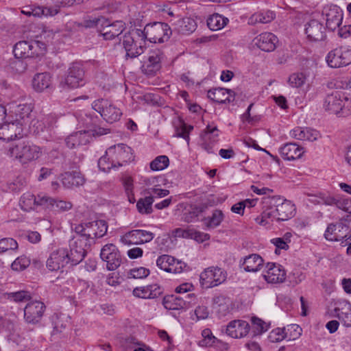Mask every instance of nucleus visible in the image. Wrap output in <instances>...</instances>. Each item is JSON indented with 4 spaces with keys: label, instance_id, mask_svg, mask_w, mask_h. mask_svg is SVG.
I'll return each instance as SVG.
<instances>
[{
    "label": "nucleus",
    "instance_id": "f257e3e1",
    "mask_svg": "<svg viewBox=\"0 0 351 351\" xmlns=\"http://www.w3.org/2000/svg\"><path fill=\"white\" fill-rule=\"evenodd\" d=\"M73 230L77 235L88 242L90 246L97 238L104 237L108 230L107 223L104 220H96L77 224Z\"/></svg>",
    "mask_w": 351,
    "mask_h": 351
},
{
    "label": "nucleus",
    "instance_id": "f03ea898",
    "mask_svg": "<svg viewBox=\"0 0 351 351\" xmlns=\"http://www.w3.org/2000/svg\"><path fill=\"white\" fill-rule=\"evenodd\" d=\"M8 152L11 157L18 159L23 164H27L40 156L41 149L29 141H21L10 147Z\"/></svg>",
    "mask_w": 351,
    "mask_h": 351
},
{
    "label": "nucleus",
    "instance_id": "7ed1b4c3",
    "mask_svg": "<svg viewBox=\"0 0 351 351\" xmlns=\"http://www.w3.org/2000/svg\"><path fill=\"white\" fill-rule=\"evenodd\" d=\"M142 30L134 29L125 33L123 37V45L127 58H134L144 52L145 40Z\"/></svg>",
    "mask_w": 351,
    "mask_h": 351
},
{
    "label": "nucleus",
    "instance_id": "20e7f679",
    "mask_svg": "<svg viewBox=\"0 0 351 351\" xmlns=\"http://www.w3.org/2000/svg\"><path fill=\"white\" fill-rule=\"evenodd\" d=\"M13 52L16 58H36L45 53V45L38 40H21L14 45Z\"/></svg>",
    "mask_w": 351,
    "mask_h": 351
},
{
    "label": "nucleus",
    "instance_id": "39448f33",
    "mask_svg": "<svg viewBox=\"0 0 351 351\" xmlns=\"http://www.w3.org/2000/svg\"><path fill=\"white\" fill-rule=\"evenodd\" d=\"M165 58L163 51L160 49L149 50L142 60V73L149 77L155 76L161 69Z\"/></svg>",
    "mask_w": 351,
    "mask_h": 351
},
{
    "label": "nucleus",
    "instance_id": "423d86ee",
    "mask_svg": "<svg viewBox=\"0 0 351 351\" xmlns=\"http://www.w3.org/2000/svg\"><path fill=\"white\" fill-rule=\"evenodd\" d=\"M92 106L106 122L110 123L119 121L122 115L121 109L108 99H100L95 100L93 101Z\"/></svg>",
    "mask_w": 351,
    "mask_h": 351
},
{
    "label": "nucleus",
    "instance_id": "0eeeda50",
    "mask_svg": "<svg viewBox=\"0 0 351 351\" xmlns=\"http://www.w3.org/2000/svg\"><path fill=\"white\" fill-rule=\"evenodd\" d=\"M142 32L144 34L145 40L156 43L167 40L171 31L167 23L158 22L147 25Z\"/></svg>",
    "mask_w": 351,
    "mask_h": 351
},
{
    "label": "nucleus",
    "instance_id": "6e6552de",
    "mask_svg": "<svg viewBox=\"0 0 351 351\" xmlns=\"http://www.w3.org/2000/svg\"><path fill=\"white\" fill-rule=\"evenodd\" d=\"M327 64L331 68H340L351 64V49L340 46L330 51L326 57Z\"/></svg>",
    "mask_w": 351,
    "mask_h": 351
},
{
    "label": "nucleus",
    "instance_id": "1a4fd4ad",
    "mask_svg": "<svg viewBox=\"0 0 351 351\" xmlns=\"http://www.w3.org/2000/svg\"><path fill=\"white\" fill-rule=\"evenodd\" d=\"M226 272L221 268L211 267L201 273L199 280L202 286L208 289L223 283L226 280Z\"/></svg>",
    "mask_w": 351,
    "mask_h": 351
},
{
    "label": "nucleus",
    "instance_id": "9d476101",
    "mask_svg": "<svg viewBox=\"0 0 351 351\" xmlns=\"http://www.w3.org/2000/svg\"><path fill=\"white\" fill-rule=\"evenodd\" d=\"M106 154L111 157L112 164L121 167L133 160L132 149L125 144H118L109 147Z\"/></svg>",
    "mask_w": 351,
    "mask_h": 351
},
{
    "label": "nucleus",
    "instance_id": "9b49d317",
    "mask_svg": "<svg viewBox=\"0 0 351 351\" xmlns=\"http://www.w3.org/2000/svg\"><path fill=\"white\" fill-rule=\"evenodd\" d=\"M89 246L88 242L77 235L73 237L69 242V257L71 259V265H76L83 261L86 256L85 247Z\"/></svg>",
    "mask_w": 351,
    "mask_h": 351
},
{
    "label": "nucleus",
    "instance_id": "f8f14e48",
    "mask_svg": "<svg viewBox=\"0 0 351 351\" xmlns=\"http://www.w3.org/2000/svg\"><path fill=\"white\" fill-rule=\"evenodd\" d=\"M68 264H71V259L69 257V251L65 248L52 252L46 262L47 269L51 271H60Z\"/></svg>",
    "mask_w": 351,
    "mask_h": 351
},
{
    "label": "nucleus",
    "instance_id": "ddd939ff",
    "mask_svg": "<svg viewBox=\"0 0 351 351\" xmlns=\"http://www.w3.org/2000/svg\"><path fill=\"white\" fill-rule=\"evenodd\" d=\"M100 257L106 263L108 270L117 269L121 263V256L118 248L112 243L105 245L101 250Z\"/></svg>",
    "mask_w": 351,
    "mask_h": 351
},
{
    "label": "nucleus",
    "instance_id": "4468645a",
    "mask_svg": "<svg viewBox=\"0 0 351 351\" xmlns=\"http://www.w3.org/2000/svg\"><path fill=\"white\" fill-rule=\"evenodd\" d=\"M347 101L348 98L344 93L335 90L326 96L324 102V108L330 113L338 114L342 110Z\"/></svg>",
    "mask_w": 351,
    "mask_h": 351
},
{
    "label": "nucleus",
    "instance_id": "2eb2a0df",
    "mask_svg": "<svg viewBox=\"0 0 351 351\" xmlns=\"http://www.w3.org/2000/svg\"><path fill=\"white\" fill-rule=\"evenodd\" d=\"M45 305L40 301L29 302L24 308V318L27 323L36 324L41 320L45 311Z\"/></svg>",
    "mask_w": 351,
    "mask_h": 351
},
{
    "label": "nucleus",
    "instance_id": "dca6fc26",
    "mask_svg": "<svg viewBox=\"0 0 351 351\" xmlns=\"http://www.w3.org/2000/svg\"><path fill=\"white\" fill-rule=\"evenodd\" d=\"M156 265L168 273L179 274L183 271L186 264L168 254L160 256L156 260Z\"/></svg>",
    "mask_w": 351,
    "mask_h": 351
},
{
    "label": "nucleus",
    "instance_id": "f3484780",
    "mask_svg": "<svg viewBox=\"0 0 351 351\" xmlns=\"http://www.w3.org/2000/svg\"><path fill=\"white\" fill-rule=\"evenodd\" d=\"M65 83L71 88H76L85 84V73L81 64L78 63L72 64L69 69Z\"/></svg>",
    "mask_w": 351,
    "mask_h": 351
},
{
    "label": "nucleus",
    "instance_id": "a211bd4d",
    "mask_svg": "<svg viewBox=\"0 0 351 351\" xmlns=\"http://www.w3.org/2000/svg\"><path fill=\"white\" fill-rule=\"evenodd\" d=\"M154 237V234L152 232L144 230H133L121 237V241L127 245H140L151 241Z\"/></svg>",
    "mask_w": 351,
    "mask_h": 351
},
{
    "label": "nucleus",
    "instance_id": "6ab92c4d",
    "mask_svg": "<svg viewBox=\"0 0 351 351\" xmlns=\"http://www.w3.org/2000/svg\"><path fill=\"white\" fill-rule=\"evenodd\" d=\"M276 209L277 221H286L295 215V205L290 201L280 197H274L271 200Z\"/></svg>",
    "mask_w": 351,
    "mask_h": 351
},
{
    "label": "nucleus",
    "instance_id": "aec40b11",
    "mask_svg": "<svg viewBox=\"0 0 351 351\" xmlns=\"http://www.w3.org/2000/svg\"><path fill=\"white\" fill-rule=\"evenodd\" d=\"M263 277L268 283H282L285 280L286 271L280 265L268 263Z\"/></svg>",
    "mask_w": 351,
    "mask_h": 351
},
{
    "label": "nucleus",
    "instance_id": "412c9836",
    "mask_svg": "<svg viewBox=\"0 0 351 351\" xmlns=\"http://www.w3.org/2000/svg\"><path fill=\"white\" fill-rule=\"evenodd\" d=\"M219 130L216 125H208L201 134L202 147L208 153H213V145L218 141Z\"/></svg>",
    "mask_w": 351,
    "mask_h": 351
},
{
    "label": "nucleus",
    "instance_id": "4be33fe9",
    "mask_svg": "<svg viewBox=\"0 0 351 351\" xmlns=\"http://www.w3.org/2000/svg\"><path fill=\"white\" fill-rule=\"evenodd\" d=\"M305 34L309 40L314 42L323 40L326 37L324 26L317 20H311L306 25Z\"/></svg>",
    "mask_w": 351,
    "mask_h": 351
},
{
    "label": "nucleus",
    "instance_id": "5701e85b",
    "mask_svg": "<svg viewBox=\"0 0 351 351\" xmlns=\"http://www.w3.org/2000/svg\"><path fill=\"white\" fill-rule=\"evenodd\" d=\"M278 42L277 37L272 33L264 32L254 38L253 43L260 49L269 52L276 49Z\"/></svg>",
    "mask_w": 351,
    "mask_h": 351
},
{
    "label": "nucleus",
    "instance_id": "b1692460",
    "mask_svg": "<svg viewBox=\"0 0 351 351\" xmlns=\"http://www.w3.org/2000/svg\"><path fill=\"white\" fill-rule=\"evenodd\" d=\"M250 331L249 324L243 320L231 321L226 328V333L232 338H242Z\"/></svg>",
    "mask_w": 351,
    "mask_h": 351
},
{
    "label": "nucleus",
    "instance_id": "393cba45",
    "mask_svg": "<svg viewBox=\"0 0 351 351\" xmlns=\"http://www.w3.org/2000/svg\"><path fill=\"white\" fill-rule=\"evenodd\" d=\"M22 123L10 122L5 123L0 127V139L3 141H10L18 136L22 135Z\"/></svg>",
    "mask_w": 351,
    "mask_h": 351
},
{
    "label": "nucleus",
    "instance_id": "a878e982",
    "mask_svg": "<svg viewBox=\"0 0 351 351\" xmlns=\"http://www.w3.org/2000/svg\"><path fill=\"white\" fill-rule=\"evenodd\" d=\"M279 152L284 160H294L302 156L304 149L295 143H288L280 147Z\"/></svg>",
    "mask_w": 351,
    "mask_h": 351
},
{
    "label": "nucleus",
    "instance_id": "bb28decb",
    "mask_svg": "<svg viewBox=\"0 0 351 351\" xmlns=\"http://www.w3.org/2000/svg\"><path fill=\"white\" fill-rule=\"evenodd\" d=\"M92 139V134L89 131H78L71 134L65 139L66 146L70 149L76 148L80 145L88 143Z\"/></svg>",
    "mask_w": 351,
    "mask_h": 351
},
{
    "label": "nucleus",
    "instance_id": "cd10ccee",
    "mask_svg": "<svg viewBox=\"0 0 351 351\" xmlns=\"http://www.w3.org/2000/svg\"><path fill=\"white\" fill-rule=\"evenodd\" d=\"M343 20V12L340 8L335 5L330 7L326 11V27L334 31L339 28Z\"/></svg>",
    "mask_w": 351,
    "mask_h": 351
},
{
    "label": "nucleus",
    "instance_id": "c85d7f7f",
    "mask_svg": "<svg viewBox=\"0 0 351 351\" xmlns=\"http://www.w3.org/2000/svg\"><path fill=\"white\" fill-rule=\"evenodd\" d=\"M162 293V288L156 284L145 287H136L133 290V295L143 299H154Z\"/></svg>",
    "mask_w": 351,
    "mask_h": 351
},
{
    "label": "nucleus",
    "instance_id": "c756f323",
    "mask_svg": "<svg viewBox=\"0 0 351 351\" xmlns=\"http://www.w3.org/2000/svg\"><path fill=\"white\" fill-rule=\"evenodd\" d=\"M61 177L63 186L68 189L82 186L85 182L83 175L77 171L65 172Z\"/></svg>",
    "mask_w": 351,
    "mask_h": 351
},
{
    "label": "nucleus",
    "instance_id": "7c9ffc66",
    "mask_svg": "<svg viewBox=\"0 0 351 351\" xmlns=\"http://www.w3.org/2000/svg\"><path fill=\"white\" fill-rule=\"evenodd\" d=\"M52 86V76L49 73H36L32 80L33 88L36 92H43Z\"/></svg>",
    "mask_w": 351,
    "mask_h": 351
},
{
    "label": "nucleus",
    "instance_id": "2f4dec72",
    "mask_svg": "<svg viewBox=\"0 0 351 351\" xmlns=\"http://www.w3.org/2000/svg\"><path fill=\"white\" fill-rule=\"evenodd\" d=\"M106 25L99 30L100 34L105 40H112L119 36L124 29V25L121 21H116L112 24Z\"/></svg>",
    "mask_w": 351,
    "mask_h": 351
},
{
    "label": "nucleus",
    "instance_id": "473e14b6",
    "mask_svg": "<svg viewBox=\"0 0 351 351\" xmlns=\"http://www.w3.org/2000/svg\"><path fill=\"white\" fill-rule=\"evenodd\" d=\"M343 229H345L346 231H347L348 229V227L343 222L330 223L328 226L325 231L324 237L328 241H339L341 238L343 239L347 237V235L340 236L338 234L337 231L341 232Z\"/></svg>",
    "mask_w": 351,
    "mask_h": 351
},
{
    "label": "nucleus",
    "instance_id": "72a5a7b5",
    "mask_svg": "<svg viewBox=\"0 0 351 351\" xmlns=\"http://www.w3.org/2000/svg\"><path fill=\"white\" fill-rule=\"evenodd\" d=\"M245 271L248 272H256L263 266V259L257 254H252L246 256L243 262Z\"/></svg>",
    "mask_w": 351,
    "mask_h": 351
},
{
    "label": "nucleus",
    "instance_id": "f704fd0d",
    "mask_svg": "<svg viewBox=\"0 0 351 351\" xmlns=\"http://www.w3.org/2000/svg\"><path fill=\"white\" fill-rule=\"evenodd\" d=\"M233 91L223 88H215L208 91V97L217 103H225L226 101L230 102Z\"/></svg>",
    "mask_w": 351,
    "mask_h": 351
},
{
    "label": "nucleus",
    "instance_id": "c9c22d12",
    "mask_svg": "<svg viewBox=\"0 0 351 351\" xmlns=\"http://www.w3.org/2000/svg\"><path fill=\"white\" fill-rule=\"evenodd\" d=\"M319 132L311 128H297L291 131V136L301 141H314L319 137Z\"/></svg>",
    "mask_w": 351,
    "mask_h": 351
},
{
    "label": "nucleus",
    "instance_id": "e433bc0d",
    "mask_svg": "<svg viewBox=\"0 0 351 351\" xmlns=\"http://www.w3.org/2000/svg\"><path fill=\"white\" fill-rule=\"evenodd\" d=\"M276 18V14L271 10H263L253 14L248 19L249 25H256L257 23H268L271 22Z\"/></svg>",
    "mask_w": 351,
    "mask_h": 351
},
{
    "label": "nucleus",
    "instance_id": "4c0bfd02",
    "mask_svg": "<svg viewBox=\"0 0 351 351\" xmlns=\"http://www.w3.org/2000/svg\"><path fill=\"white\" fill-rule=\"evenodd\" d=\"M176 29L182 34H189L194 32L196 29V23L191 18H183L178 19L176 23Z\"/></svg>",
    "mask_w": 351,
    "mask_h": 351
},
{
    "label": "nucleus",
    "instance_id": "58836bf2",
    "mask_svg": "<svg viewBox=\"0 0 351 351\" xmlns=\"http://www.w3.org/2000/svg\"><path fill=\"white\" fill-rule=\"evenodd\" d=\"M229 20L219 14H214L207 19V25L210 29L217 31L223 28Z\"/></svg>",
    "mask_w": 351,
    "mask_h": 351
},
{
    "label": "nucleus",
    "instance_id": "ea45409f",
    "mask_svg": "<svg viewBox=\"0 0 351 351\" xmlns=\"http://www.w3.org/2000/svg\"><path fill=\"white\" fill-rule=\"evenodd\" d=\"M335 312L339 321L346 327L351 326V304L346 303L341 308H335Z\"/></svg>",
    "mask_w": 351,
    "mask_h": 351
},
{
    "label": "nucleus",
    "instance_id": "a19ab883",
    "mask_svg": "<svg viewBox=\"0 0 351 351\" xmlns=\"http://www.w3.org/2000/svg\"><path fill=\"white\" fill-rule=\"evenodd\" d=\"M223 220V214L220 210H215L212 216L203 219L204 224L208 229L215 228L219 226Z\"/></svg>",
    "mask_w": 351,
    "mask_h": 351
},
{
    "label": "nucleus",
    "instance_id": "79ce46f5",
    "mask_svg": "<svg viewBox=\"0 0 351 351\" xmlns=\"http://www.w3.org/2000/svg\"><path fill=\"white\" fill-rule=\"evenodd\" d=\"M193 129L192 125L186 124L183 121L178 120V123L175 125L176 136L178 137L183 138L189 144V134Z\"/></svg>",
    "mask_w": 351,
    "mask_h": 351
},
{
    "label": "nucleus",
    "instance_id": "37998d69",
    "mask_svg": "<svg viewBox=\"0 0 351 351\" xmlns=\"http://www.w3.org/2000/svg\"><path fill=\"white\" fill-rule=\"evenodd\" d=\"M268 219H270L271 221H277L276 209L272 201L270 204V206L263 210L261 214V217H258L256 220L261 225L265 226L266 224L269 223Z\"/></svg>",
    "mask_w": 351,
    "mask_h": 351
},
{
    "label": "nucleus",
    "instance_id": "c03bdc74",
    "mask_svg": "<svg viewBox=\"0 0 351 351\" xmlns=\"http://www.w3.org/2000/svg\"><path fill=\"white\" fill-rule=\"evenodd\" d=\"M154 198L152 195H149L144 198H141L136 203L138 211L142 214H150L152 213V204Z\"/></svg>",
    "mask_w": 351,
    "mask_h": 351
},
{
    "label": "nucleus",
    "instance_id": "a18cd8bd",
    "mask_svg": "<svg viewBox=\"0 0 351 351\" xmlns=\"http://www.w3.org/2000/svg\"><path fill=\"white\" fill-rule=\"evenodd\" d=\"M16 116L15 122L21 123V121H25L29 118L32 112V108L27 104H19L15 107L12 111Z\"/></svg>",
    "mask_w": 351,
    "mask_h": 351
},
{
    "label": "nucleus",
    "instance_id": "49530a36",
    "mask_svg": "<svg viewBox=\"0 0 351 351\" xmlns=\"http://www.w3.org/2000/svg\"><path fill=\"white\" fill-rule=\"evenodd\" d=\"M20 206L25 211L36 208V196L30 193H24L20 199Z\"/></svg>",
    "mask_w": 351,
    "mask_h": 351
},
{
    "label": "nucleus",
    "instance_id": "de8ad7c7",
    "mask_svg": "<svg viewBox=\"0 0 351 351\" xmlns=\"http://www.w3.org/2000/svg\"><path fill=\"white\" fill-rule=\"evenodd\" d=\"M17 248L18 243L12 238H4L0 240V254L5 252L12 254Z\"/></svg>",
    "mask_w": 351,
    "mask_h": 351
},
{
    "label": "nucleus",
    "instance_id": "09e8293b",
    "mask_svg": "<svg viewBox=\"0 0 351 351\" xmlns=\"http://www.w3.org/2000/svg\"><path fill=\"white\" fill-rule=\"evenodd\" d=\"M169 164V160L167 156H159L150 162V169L152 171H161L167 168Z\"/></svg>",
    "mask_w": 351,
    "mask_h": 351
},
{
    "label": "nucleus",
    "instance_id": "8fccbe9b",
    "mask_svg": "<svg viewBox=\"0 0 351 351\" xmlns=\"http://www.w3.org/2000/svg\"><path fill=\"white\" fill-rule=\"evenodd\" d=\"M55 199L45 194H38L36 196V208H51L54 206Z\"/></svg>",
    "mask_w": 351,
    "mask_h": 351
},
{
    "label": "nucleus",
    "instance_id": "3c124183",
    "mask_svg": "<svg viewBox=\"0 0 351 351\" xmlns=\"http://www.w3.org/2000/svg\"><path fill=\"white\" fill-rule=\"evenodd\" d=\"M53 330L51 332L52 335H58L60 333L62 329L65 328L66 323L63 321L61 315L54 314L51 317Z\"/></svg>",
    "mask_w": 351,
    "mask_h": 351
},
{
    "label": "nucleus",
    "instance_id": "603ef678",
    "mask_svg": "<svg viewBox=\"0 0 351 351\" xmlns=\"http://www.w3.org/2000/svg\"><path fill=\"white\" fill-rule=\"evenodd\" d=\"M202 339L199 341V345L202 347L211 346L217 340L209 328H205L202 332Z\"/></svg>",
    "mask_w": 351,
    "mask_h": 351
},
{
    "label": "nucleus",
    "instance_id": "864d4df0",
    "mask_svg": "<svg viewBox=\"0 0 351 351\" xmlns=\"http://www.w3.org/2000/svg\"><path fill=\"white\" fill-rule=\"evenodd\" d=\"M306 81V76L302 73H295L291 74L288 80L289 84L292 87L298 88L302 86Z\"/></svg>",
    "mask_w": 351,
    "mask_h": 351
},
{
    "label": "nucleus",
    "instance_id": "5fc2aeb1",
    "mask_svg": "<svg viewBox=\"0 0 351 351\" xmlns=\"http://www.w3.org/2000/svg\"><path fill=\"white\" fill-rule=\"evenodd\" d=\"M111 157L108 156L106 153V155L101 157L98 161V167L100 170L104 172L109 171L112 168H117L115 165L112 164Z\"/></svg>",
    "mask_w": 351,
    "mask_h": 351
},
{
    "label": "nucleus",
    "instance_id": "6e6d98bb",
    "mask_svg": "<svg viewBox=\"0 0 351 351\" xmlns=\"http://www.w3.org/2000/svg\"><path fill=\"white\" fill-rule=\"evenodd\" d=\"M213 302L214 308H219V311H220L221 309L225 313L228 311V300L223 295H215L213 299Z\"/></svg>",
    "mask_w": 351,
    "mask_h": 351
},
{
    "label": "nucleus",
    "instance_id": "4d7b16f0",
    "mask_svg": "<svg viewBox=\"0 0 351 351\" xmlns=\"http://www.w3.org/2000/svg\"><path fill=\"white\" fill-rule=\"evenodd\" d=\"M8 295V299L15 302H25L31 299V294L25 291L10 293Z\"/></svg>",
    "mask_w": 351,
    "mask_h": 351
},
{
    "label": "nucleus",
    "instance_id": "13d9d810",
    "mask_svg": "<svg viewBox=\"0 0 351 351\" xmlns=\"http://www.w3.org/2000/svg\"><path fill=\"white\" fill-rule=\"evenodd\" d=\"M184 234L190 236L192 239L198 242H203L210 239V236L207 233L201 232L195 230H189L184 232Z\"/></svg>",
    "mask_w": 351,
    "mask_h": 351
},
{
    "label": "nucleus",
    "instance_id": "bf43d9fd",
    "mask_svg": "<svg viewBox=\"0 0 351 351\" xmlns=\"http://www.w3.org/2000/svg\"><path fill=\"white\" fill-rule=\"evenodd\" d=\"M29 264V261L26 257H19L12 263L13 270L21 271L25 269Z\"/></svg>",
    "mask_w": 351,
    "mask_h": 351
},
{
    "label": "nucleus",
    "instance_id": "052dcab7",
    "mask_svg": "<svg viewBox=\"0 0 351 351\" xmlns=\"http://www.w3.org/2000/svg\"><path fill=\"white\" fill-rule=\"evenodd\" d=\"M319 199H322V204L328 206L335 205L338 208H339V203H341L342 200L341 199H337L335 197L324 193H319Z\"/></svg>",
    "mask_w": 351,
    "mask_h": 351
},
{
    "label": "nucleus",
    "instance_id": "680f3d73",
    "mask_svg": "<svg viewBox=\"0 0 351 351\" xmlns=\"http://www.w3.org/2000/svg\"><path fill=\"white\" fill-rule=\"evenodd\" d=\"M286 337L285 332L284 328H276L273 330L269 336V339L271 342H280Z\"/></svg>",
    "mask_w": 351,
    "mask_h": 351
},
{
    "label": "nucleus",
    "instance_id": "e2e57ef3",
    "mask_svg": "<svg viewBox=\"0 0 351 351\" xmlns=\"http://www.w3.org/2000/svg\"><path fill=\"white\" fill-rule=\"evenodd\" d=\"M150 271L145 267H138L130 269V275L133 278H146Z\"/></svg>",
    "mask_w": 351,
    "mask_h": 351
},
{
    "label": "nucleus",
    "instance_id": "0e129e2a",
    "mask_svg": "<svg viewBox=\"0 0 351 351\" xmlns=\"http://www.w3.org/2000/svg\"><path fill=\"white\" fill-rule=\"evenodd\" d=\"M52 208L58 211L64 212L72 208V204L69 202L55 199L54 206Z\"/></svg>",
    "mask_w": 351,
    "mask_h": 351
},
{
    "label": "nucleus",
    "instance_id": "69168bd1",
    "mask_svg": "<svg viewBox=\"0 0 351 351\" xmlns=\"http://www.w3.org/2000/svg\"><path fill=\"white\" fill-rule=\"evenodd\" d=\"M271 241L276 247V253H277L278 249L286 250L289 248L287 241H286L284 239L274 238L271 239Z\"/></svg>",
    "mask_w": 351,
    "mask_h": 351
},
{
    "label": "nucleus",
    "instance_id": "338daca9",
    "mask_svg": "<svg viewBox=\"0 0 351 351\" xmlns=\"http://www.w3.org/2000/svg\"><path fill=\"white\" fill-rule=\"evenodd\" d=\"M195 313L198 319H204L208 317L209 312L206 306H199L196 308Z\"/></svg>",
    "mask_w": 351,
    "mask_h": 351
},
{
    "label": "nucleus",
    "instance_id": "774afa93",
    "mask_svg": "<svg viewBox=\"0 0 351 351\" xmlns=\"http://www.w3.org/2000/svg\"><path fill=\"white\" fill-rule=\"evenodd\" d=\"M339 209L351 214V198L342 199L341 203H339Z\"/></svg>",
    "mask_w": 351,
    "mask_h": 351
}]
</instances>
